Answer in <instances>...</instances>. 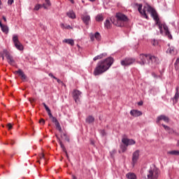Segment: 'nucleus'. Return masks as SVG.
<instances>
[{"label": "nucleus", "instance_id": "1", "mask_svg": "<svg viewBox=\"0 0 179 179\" xmlns=\"http://www.w3.org/2000/svg\"><path fill=\"white\" fill-rule=\"evenodd\" d=\"M138 10L142 16L145 17V19H149V17H148V15H146V10L150 13L152 17L154 19L155 22V24L158 26L159 29L160 31L161 34H163V29L165 31L166 36H168L169 38H173V36L170 34V31H169V27L166 25V24H162L160 22V19L159 18V15H157V12H156V10H155L152 6H144L143 10H142V4H138Z\"/></svg>", "mask_w": 179, "mask_h": 179}, {"label": "nucleus", "instance_id": "2", "mask_svg": "<svg viewBox=\"0 0 179 179\" xmlns=\"http://www.w3.org/2000/svg\"><path fill=\"white\" fill-rule=\"evenodd\" d=\"M114 64V58L112 57H108V58L101 60L99 62L94 70V76H99L103 75L104 72H107L111 66Z\"/></svg>", "mask_w": 179, "mask_h": 179}, {"label": "nucleus", "instance_id": "3", "mask_svg": "<svg viewBox=\"0 0 179 179\" xmlns=\"http://www.w3.org/2000/svg\"><path fill=\"white\" fill-rule=\"evenodd\" d=\"M159 174H160V170L155 166H152L147 172V179H157Z\"/></svg>", "mask_w": 179, "mask_h": 179}, {"label": "nucleus", "instance_id": "4", "mask_svg": "<svg viewBox=\"0 0 179 179\" xmlns=\"http://www.w3.org/2000/svg\"><path fill=\"white\" fill-rule=\"evenodd\" d=\"M116 19L117 22H113V24H115V26H117L118 27H122V26H124V23H125V22H128V17L121 13H117L116 14Z\"/></svg>", "mask_w": 179, "mask_h": 179}, {"label": "nucleus", "instance_id": "5", "mask_svg": "<svg viewBox=\"0 0 179 179\" xmlns=\"http://www.w3.org/2000/svg\"><path fill=\"white\" fill-rule=\"evenodd\" d=\"M3 54L6 58L7 62L9 64V65H12V66H15V65H16V62H15V59H13V56H12V55H10L9 51H8V50H6V49H4Z\"/></svg>", "mask_w": 179, "mask_h": 179}, {"label": "nucleus", "instance_id": "6", "mask_svg": "<svg viewBox=\"0 0 179 179\" xmlns=\"http://www.w3.org/2000/svg\"><path fill=\"white\" fill-rule=\"evenodd\" d=\"M13 42L14 43V45L15 48H17V50H18L19 51H23V45L22 44V43H20V41H19V37L17 36V35L13 36Z\"/></svg>", "mask_w": 179, "mask_h": 179}, {"label": "nucleus", "instance_id": "7", "mask_svg": "<svg viewBox=\"0 0 179 179\" xmlns=\"http://www.w3.org/2000/svg\"><path fill=\"white\" fill-rule=\"evenodd\" d=\"M135 58L132 57H126L124 59L121 60V65L122 66H129L134 64H135Z\"/></svg>", "mask_w": 179, "mask_h": 179}, {"label": "nucleus", "instance_id": "8", "mask_svg": "<svg viewBox=\"0 0 179 179\" xmlns=\"http://www.w3.org/2000/svg\"><path fill=\"white\" fill-rule=\"evenodd\" d=\"M140 153H141V150H137L133 152L132 157H131L132 166H135V164L138 163V160H139Z\"/></svg>", "mask_w": 179, "mask_h": 179}, {"label": "nucleus", "instance_id": "9", "mask_svg": "<svg viewBox=\"0 0 179 179\" xmlns=\"http://www.w3.org/2000/svg\"><path fill=\"white\" fill-rule=\"evenodd\" d=\"M148 64L152 66H156V65H157V64H159V57L154 55H150V57H148Z\"/></svg>", "mask_w": 179, "mask_h": 179}, {"label": "nucleus", "instance_id": "10", "mask_svg": "<svg viewBox=\"0 0 179 179\" xmlns=\"http://www.w3.org/2000/svg\"><path fill=\"white\" fill-rule=\"evenodd\" d=\"M150 55H140V64L141 65H145V64H149V57Z\"/></svg>", "mask_w": 179, "mask_h": 179}, {"label": "nucleus", "instance_id": "11", "mask_svg": "<svg viewBox=\"0 0 179 179\" xmlns=\"http://www.w3.org/2000/svg\"><path fill=\"white\" fill-rule=\"evenodd\" d=\"M122 142L123 145H125L126 146L135 145V143H136V142L134 139H129L127 138H123L122 139Z\"/></svg>", "mask_w": 179, "mask_h": 179}, {"label": "nucleus", "instance_id": "12", "mask_svg": "<svg viewBox=\"0 0 179 179\" xmlns=\"http://www.w3.org/2000/svg\"><path fill=\"white\" fill-rule=\"evenodd\" d=\"M81 19H82L83 23L85 24V26H89V24L91 22L90 15H89L87 14L83 15L81 16Z\"/></svg>", "mask_w": 179, "mask_h": 179}, {"label": "nucleus", "instance_id": "13", "mask_svg": "<svg viewBox=\"0 0 179 179\" xmlns=\"http://www.w3.org/2000/svg\"><path fill=\"white\" fill-rule=\"evenodd\" d=\"M90 37L91 41H94V38H96V41H100V40H101V36L99 32H96L94 34H90Z\"/></svg>", "mask_w": 179, "mask_h": 179}, {"label": "nucleus", "instance_id": "14", "mask_svg": "<svg viewBox=\"0 0 179 179\" xmlns=\"http://www.w3.org/2000/svg\"><path fill=\"white\" fill-rule=\"evenodd\" d=\"M80 94H82V92L78 90H74L73 92V98L75 100L76 103H78L79 101V98L80 97Z\"/></svg>", "mask_w": 179, "mask_h": 179}, {"label": "nucleus", "instance_id": "15", "mask_svg": "<svg viewBox=\"0 0 179 179\" xmlns=\"http://www.w3.org/2000/svg\"><path fill=\"white\" fill-rule=\"evenodd\" d=\"M160 121H164V122H169V121H170V120L169 119V117H167L164 115H161L157 117V124H160Z\"/></svg>", "mask_w": 179, "mask_h": 179}, {"label": "nucleus", "instance_id": "16", "mask_svg": "<svg viewBox=\"0 0 179 179\" xmlns=\"http://www.w3.org/2000/svg\"><path fill=\"white\" fill-rule=\"evenodd\" d=\"M130 114L132 115V117H141V115H142V112L138 110H131L130 111Z\"/></svg>", "mask_w": 179, "mask_h": 179}, {"label": "nucleus", "instance_id": "17", "mask_svg": "<svg viewBox=\"0 0 179 179\" xmlns=\"http://www.w3.org/2000/svg\"><path fill=\"white\" fill-rule=\"evenodd\" d=\"M113 20H111V22H110V20H106L105 22H104V26L105 28L107 29L108 30L111 29V27H113Z\"/></svg>", "mask_w": 179, "mask_h": 179}, {"label": "nucleus", "instance_id": "18", "mask_svg": "<svg viewBox=\"0 0 179 179\" xmlns=\"http://www.w3.org/2000/svg\"><path fill=\"white\" fill-rule=\"evenodd\" d=\"M106 57H107V53L103 52V53H101V54L94 57L93 58V61H97L99 59H103V58H106Z\"/></svg>", "mask_w": 179, "mask_h": 179}, {"label": "nucleus", "instance_id": "19", "mask_svg": "<svg viewBox=\"0 0 179 179\" xmlns=\"http://www.w3.org/2000/svg\"><path fill=\"white\" fill-rule=\"evenodd\" d=\"M178 99H179V93H178V88H176V94L173 98V104H176V103L178 102Z\"/></svg>", "mask_w": 179, "mask_h": 179}, {"label": "nucleus", "instance_id": "20", "mask_svg": "<svg viewBox=\"0 0 179 179\" xmlns=\"http://www.w3.org/2000/svg\"><path fill=\"white\" fill-rule=\"evenodd\" d=\"M63 43H65L66 44H69V45H71V47H73L75 45V41L73 39H64L62 41Z\"/></svg>", "mask_w": 179, "mask_h": 179}, {"label": "nucleus", "instance_id": "21", "mask_svg": "<svg viewBox=\"0 0 179 179\" xmlns=\"http://www.w3.org/2000/svg\"><path fill=\"white\" fill-rule=\"evenodd\" d=\"M15 73H18V75L21 76L22 79L24 80L27 78L26 74H24V73L21 69H19L18 71H15Z\"/></svg>", "mask_w": 179, "mask_h": 179}, {"label": "nucleus", "instance_id": "22", "mask_svg": "<svg viewBox=\"0 0 179 179\" xmlns=\"http://www.w3.org/2000/svg\"><path fill=\"white\" fill-rule=\"evenodd\" d=\"M67 16L70 17V19H76V15H75V13L73 10H70L66 13Z\"/></svg>", "mask_w": 179, "mask_h": 179}, {"label": "nucleus", "instance_id": "23", "mask_svg": "<svg viewBox=\"0 0 179 179\" xmlns=\"http://www.w3.org/2000/svg\"><path fill=\"white\" fill-rule=\"evenodd\" d=\"M43 106L45 108V110H46L49 117H52V113H51V110L50 109V108L47 106V104H45V103H43Z\"/></svg>", "mask_w": 179, "mask_h": 179}, {"label": "nucleus", "instance_id": "24", "mask_svg": "<svg viewBox=\"0 0 179 179\" xmlns=\"http://www.w3.org/2000/svg\"><path fill=\"white\" fill-rule=\"evenodd\" d=\"M59 143L63 152H64V153L66 154V157H68V152H66V148H65V145H64V143H62V141H61V140L59 141Z\"/></svg>", "mask_w": 179, "mask_h": 179}, {"label": "nucleus", "instance_id": "25", "mask_svg": "<svg viewBox=\"0 0 179 179\" xmlns=\"http://www.w3.org/2000/svg\"><path fill=\"white\" fill-rule=\"evenodd\" d=\"M95 20L96 22H103V20H104V17L103 16V14H98L96 16Z\"/></svg>", "mask_w": 179, "mask_h": 179}, {"label": "nucleus", "instance_id": "26", "mask_svg": "<svg viewBox=\"0 0 179 179\" xmlns=\"http://www.w3.org/2000/svg\"><path fill=\"white\" fill-rule=\"evenodd\" d=\"M167 52L169 54H171L172 55H176L177 54V52L176 51V48L173 47H171L167 50Z\"/></svg>", "mask_w": 179, "mask_h": 179}, {"label": "nucleus", "instance_id": "27", "mask_svg": "<svg viewBox=\"0 0 179 179\" xmlns=\"http://www.w3.org/2000/svg\"><path fill=\"white\" fill-rule=\"evenodd\" d=\"M126 177L128 179H136V175L134 173H128L126 174Z\"/></svg>", "mask_w": 179, "mask_h": 179}, {"label": "nucleus", "instance_id": "28", "mask_svg": "<svg viewBox=\"0 0 179 179\" xmlns=\"http://www.w3.org/2000/svg\"><path fill=\"white\" fill-rule=\"evenodd\" d=\"M86 122H87V124H92V122H94V117L92 115L88 116L86 118Z\"/></svg>", "mask_w": 179, "mask_h": 179}, {"label": "nucleus", "instance_id": "29", "mask_svg": "<svg viewBox=\"0 0 179 179\" xmlns=\"http://www.w3.org/2000/svg\"><path fill=\"white\" fill-rule=\"evenodd\" d=\"M45 3H43L42 5L43 8H44V9H48V6H51V2L50 1V0H45Z\"/></svg>", "mask_w": 179, "mask_h": 179}, {"label": "nucleus", "instance_id": "30", "mask_svg": "<svg viewBox=\"0 0 179 179\" xmlns=\"http://www.w3.org/2000/svg\"><path fill=\"white\" fill-rule=\"evenodd\" d=\"M1 29V31H3V33H5L6 34H8L9 33V28L8 27V26L4 25Z\"/></svg>", "mask_w": 179, "mask_h": 179}, {"label": "nucleus", "instance_id": "31", "mask_svg": "<svg viewBox=\"0 0 179 179\" xmlns=\"http://www.w3.org/2000/svg\"><path fill=\"white\" fill-rule=\"evenodd\" d=\"M168 155H172L173 156H179V151L178 150L169 151Z\"/></svg>", "mask_w": 179, "mask_h": 179}, {"label": "nucleus", "instance_id": "32", "mask_svg": "<svg viewBox=\"0 0 179 179\" xmlns=\"http://www.w3.org/2000/svg\"><path fill=\"white\" fill-rule=\"evenodd\" d=\"M60 27H62V29H66L67 30H69V29H72V27H71V25H65V24L64 23L60 24Z\"/></svg>", "mask_w": 179, "mask_h": 179}, {"label": "nucleus", "instance_id": "33", "mask_svg": "<svg viewBox=\"0 0 179 179\" xmlns=\"http://www.w3.org/2000/svg\"><path fill=\"white\" fill-rule=\"evenodd\" d=\"M50 118H52V122H54L55 124V125H57V124H59V122H58V120L57 119V117L52 116V117H49Z\"/></svg>", "mask_w": 179, "mask_h": 179}, {"label": "nucleus", "instance_id": "34", "mask_svg": "<svg viewBox=\"0 0 179 179\" xmlns=\"http://www.w3.org/2000/svg\"><path fill=\"white\" fill-rule=\"evenodd\" d=\"M128 148V145H120V149L122 150V152L124 153V152H127V149Z\"/></svg>", "mask_w": 179, "mask_h": 179}, {"label": "nucleus", "instance_id": "35", "mask_svg": "<svg viewBox=\"0 0 179 179\" xmlns=\"http://www.w3.org/2000/svg\"><path fill=\"white\" fill-rule=\"evenodd\" d=\"M40 9H41V5L36 4L34 8V10H40Z\"/></svg>", "mask_w": 179, "mask_h": 179}, {"label": "nucleus", "instance_id": "36", "mask_svg": "<svg viewBox=\"0 0 179 179\" xmlns=\"http://www.w3.org/2000/svg\"><path fill=\"white\" fill-rule=\"evenodd\" d=\"M175 68L176 69H178V68H179V58L176 59V61L175 62Z\"/></svg>", "mask_w": 179, "mask_h": 179}, {"label": "nucleus", "instance_id": "37", "mask_svg": "<svg viewBox=\"0 0 179 179\" xmlns=\"http://www.w3.org/2000/svg\"><path fill=\"white\" fill-rule=\"evenodd\" d=\"M56 128H57V129L59 131V132H62V128L61 127V125L59 124V123H57L56 124Z\"/></svg>", "mask_w": 179, "mask_h": 179}, {"label": "nucleus", "instance_id": "38", "mask_svg": "<svg viewBox=\"0 0 179 179\" xmlns=\"http://www.w3.org/2000/svg\"><path fill=\"white\" fill-rule=\"evenodd\" d=\"M100 134L102 136H106V135H107V133H106V130L104 129L101 130Z\"/></svg>", "mask_w": 179, "mask_h": 179}, {"label": "nucleus", "instance_id": "39", "mask_svg": "<svg viewBox=\"0 0 179 179\" xmlns=\"http://www.w3.org/2000/svg\"><path fill=\"white\" fill-rule=\"evenodd\" d=\"M39 124H41V125H44L45 124V120H44V119H41L39 120Z\"/></svg>", "mask_w": 179, "mask_h": 179}, {"label": "nucleus", "instance_id": "40", "mask_svg": "<svg viewBox=\"0 0 179 179\" xmlns=\"http://www.w3.org/2000/svg\"><path fill=\"white\" fill-rule=\"evenodd\" d=\"M162 127L164 128V129L166 131H169V129H170V127H169L168 126H166V125H165L164 124H162Z\"/></svg>", "mask_w": 179, "mask_h": 179}, {"label": "nucleus", "instance_id": "41", "mask_svg": "<svg viewBox=\"0 0 179 179\" xmlns=\"http://www.w3.org/2000/svg\"><path fill=\"white\" fill-rule=\"evenodd\" d=\"M0 55L2 58V60L3 61V59H5V54H3V52H0Z\"/></svg>", "mask_w": 179, "mask_h": 179}, {"label": "nucleus", "instance_id": "42", "mask_svg": "<svg viewBox=\"0 0 179 179\" xmlns=\"http://www.w3.org/2000/svg\"><path fill=\"white\" fill-rule=\"evenodd\" d=\"M14 2V0H8V5H12Z\"/></svg>", "mask_w": 179, "mask_h": 179}, {"label": "nucleus", "instance_id": "43", "mask_svg": "<svg viewBox=\"0 0 179 179\" xmlns=\"http://www.w3.org/2000/svg\"><path fill=\"white\" fill-rule=\"evenodd\" d=\"M152 76H153V78H155L156 79H157V78H159V76H157L156 73H152Z\"/></svg>", "mask_w": 179, "mask_h": 179}, {"label": "nucleus", "instance_id": "44", "mask_svg": "<svg viewBox=\"0 0 179 179\" xmlns=\"http://www.w3.org/2000/svg\"><path fill=\"white\" fill-rule=\"evenodd\" d=\"M49 76H50V78H52L53 79H57V77L54 76V75L52 73H49Z\"/></svg>", "mask_w": 179, "mask_h": 179}, {"label": "nucleus", "instance_id": "45", "mask_svg": "<svg viewBox=\"0 0 179 179\" xmlns=\"http://www.w3.org/2000/svg\"><path fill=\"white\" fill-rule=\"evenodd\" d=\"M7 127H8V129L10 130V129H12V124L8 123V124H7Z\"/></svg>", "mask_w": 179, "mask_h": 179}, {"label": "nucleus", "instance_id": "46", "mask_svg": "<svg viewBox=\"0 0 179 179\" xmlns=\"http://www.w3.org/2000/svg\"><path fill=\"white\" fill-rule=\"evenodd\" d=\"M39 157H40L41 160H43V159H44V154H41L39 155Z\"/></svg>", "mask_w": 179, "mask_h": 179}, {"label": "nucleus", "instance_id": "47", "mask_svg": "<svg viewBox=\"0 0 179 179\" xmlns=\"http://www.w3.org/2000/svg\"><path fill=\"white\" fill-rule=\"evenodd\" d=\"M138 106H143V101H140L138 103Z\"/></svg>", "mask_w": 179, "mask_h": 179}, {"label": "nucleus", "instance_id": "48", "mask_svg": "<svg viewBox=\"0 0 179 179\" xmlns=\"http://www.w3.org/2000/svg\"><path fill=\"white\" fill-rule=\"evenodd\" d=\"M55 80H57V82L58 83H61V80L58 79L57 78V79H55Z\"/></svg>", "mask_w": 179, "mask_h": 179}, {"label": "nucleus", "instance_id": "49", "mask_svg": "<svg viewBox=\"0 0 179 179\" xmlns=\"http://www.w3.org/2000/svg\"><path fill=\"white\" fill-rule=\"evenodd\" d=\"M4 25L2 24V21L0 20V27L1 28L2 27H3Z\"/></svg>", "mask_w": 179, "mask_h": 179}, {"label": "nucleus", "instance_id": "50", "mask_svg": "<svg viewBox=\"0 0 179 179\" xmlns=\"http://www.w3.org/2000/svg\"><path fill=\"white\" fill-rule=\"evenodd\" d=\"M0 9H2V1L0 0Z\"/></svg>", "mask_w": 179, "mask_h": 179}, {"label": "nucleus", "instance_id": "51", "mask_svg": "<svg viewBox=\"0 0 179 179\" xmlns=\"http://www.w3.org/2000/svg\"><path fill=\"white\" fill-rule=\"evenodd\" d=\"M10 145H15V141H13L11 140V141H10Z\"/></svg>", "mask_w": 179, "mask_h": 179}, {"label": "nucleus", "instance_id": "52", "mask_svg": "<svg viewBox=\"0 0 179 179\" xmlns=\"http://www.w3.org/2000/svg\"><path fill=\"white\" fill-rule=\"evenodd\" d=\"M3 20L4 22H6V17L5 16H3Z\"/></svg>", "mask_w": 179, "mask_h": 179}, {"label": "nucleus", "instance_id": "53", "mask_svg": "<svg viewBox=\"0 0 179 179\" xmlns=\"http://www.w3.org/2000/svg\"><path fill=\"white\" fill-rule=\"evenodd\" d=\"M29 101H30L31 103H33V101H34V99H30Z\"/></svg>", "mask_w": 179, "mask_h": 179}, {"label": "nucleus", "instance_id": "54", "mask_svg": "<svg viewBox=\"0 0 179 179\" xmlns=\"http://www.w3.org/2000/svg\"><path fill=\"white\" fill-rule=\"evenodd\" d=\"M72 178L73 179H76V176H72Z\"/></svg>", "mask_w": 179, "mask_h": 179}, {"label": "nucleus", "instance_id": "55", "mask_svg": "<svg viewBox=\"0 0 179 179\" xmlns=\"http://www.w3.org/2000/svg\"><path fill=\"white\" fill-rule=\"evenodd\" d=\"M153 44V45H156V41H154V43H152Z\"/></svg>", "mask_w": 179, "mask_h": 179}, {"label": "nucleus", "instance_id": "56", "mask_svg": "<svg viewBox=\"0 0 179 179\" xmlns=\"http://www.w3.org/2000/svg\"><path fill=\"white\" fill-rule=\"evenodd\" d=\"M89 1H90V2H94V1L96 0H89Z\"/></svg>", "mask_w": 179, "mask_h": 179}, {"label": "nucleus", "instance_id": "57", "mask_svg": "<svg viewBox=\"0 0 179 179\" xmlns=\"http://www.w3.org/2000/svg\"><path fill=\"white\" fill-rule=\"evenodd\" d=\"M71 3H73V0H71Z\"/></svg>", "mask_w": 179, "mask_h": 179}, {"label": "nucleus", "instance_id": "58", "mask_svg": "<svg viewBox=\"0 0 179 179\" xmlns=\"http://www.w3.org/2000/svg\"><path fill=\"white\" fill-rule=\"evenodd\" d=\"M63 136H66V134H64Z\"/></svg>", "mask_w": 179, "mask_h": 179}, {"label": "nucleus", "instance_id": "59", "mask_svg": "<svg viewBox=\"0 0 179 179\" xmlns=\"http://www.w3.org/2000/svg\"><path fill=\"white\" fill-rule=\"evenodd\" d=\"M178 145H179V141H178Z\"/></svg>", "mask_w": 179, "mask_h": 179}, {"label": "nucleus", "instance_id": "60", "mask_svg": "<svg viewBox=\"0 0 179 179\" xmlns=\"http://www.w3.org/2000/svg\"><path fill=\"white\" fill-rule=\"evenodd\" d=\"M5 145H8V143H6Z\"/></svg>", "mask_w": 179, "mask_h": 179}, {"label": "nucleus", "instance_id": "61", "mask_svg": "<svg viewBox=\"0 0 179 179\" xmlns=\"http://www.w3.org/2000/svg\"><path fill=\"white\" fill-rule=\"evenodd\" d=\"M78 47L79 48V47H80V46H79V45H78Z\"/></svg>", "mask_w": 179, "mask_h": 179}]
</instances>
